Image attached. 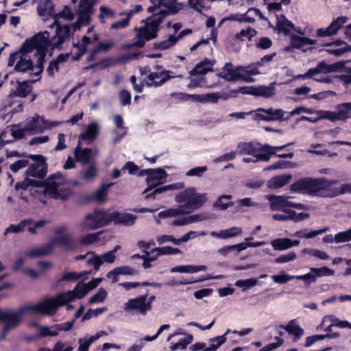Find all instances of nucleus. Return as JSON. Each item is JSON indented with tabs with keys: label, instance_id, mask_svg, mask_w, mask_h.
Listing matches in <instances>:
<instances>
[{
	"label": "nucleus",
	"instance_id": "1",
	"mask_svg": "<svg viewBox=\"0 0 351 351\" xmlns=\"http://www.w3.org/2000/svg\"><path fill=\"white\" fill-rule=\"evenodd\" d=\"M73 298L66 293H60L56 297L44 299L36 304L24 305L15 312L0 311V322L5 324L4 328L11 330L18 327L26 312L53 315L58 306L66 304Z\"/></svg>",
	"mask_w": 351,
	"mask_h": 351
},
{
	"label": "nucleus",
	"instance_id": "2",
	"mask_svg": "<svg viewBox=\"0 0 351 351\" xmlns=\"http://www.w3.org/2000/svg\"><path fill=\"white\" fill-rule=\"evenodd\" d=\"M336 180H328L326 178H302L289 186L292 193L308 195L313 197H332L336 196V191L332 186Z\"/></svg>",
	"mask_w": 351,
	"mask_h": 351
},
{
	"label": "nucleus",
	"instance_id": "3",
	"mask_svg": "<svg viewBox=\"0 0 351 351\" xmlns=\"http://www.w3.org/2000/svg\"><path fill=\"white\" fill-rule=\"evenodd\" d=\"M167 15L168 12L167 10H161L159 12L153 14L152 16L147 18L144 26L136 28L137 31L136 40L126 45L125 48H143L145 46V41L157 38L160 25Z\"/></svg>",
	"mask_w": 351,
	"mask_h": 351
},
{
	"label": "nucleus",
	"instance_id": "4",
	"mask_svg": "<svg viewBox=\"0 0 351 351\" xmlns=\"http://www.w3.org/2000/svg\"><path fill=\"white\" fill-rule=\"evenodd\" d=\"M49 47H50L49 33L47 31L38 32L32 37L27 38L21 47V51L27 54L34 49L36 50L38 55L37 65L39 69L38 72L35 73L36 75H40L43 71V63Z\"/></svg>",
	"mask_w": 351,
	"mask_h": 351
},
{
	"label": "nucleus",
	"instance_id": "5",
	"mask_svg": "<svg viewBox=\"0 0 351 351\" xmlns=\"http://www.w3.org/2000/svg\"><path fill=\"white\" fill-rule=\"evenodd\" d=\"M26 176L23 181L17 182L15 184V189L19 191L20 189L27 190L29 186L45 188L46 192L49 193L53 198L67 199L70 195L68 191H64L61 193L58 189V184L56 182H43L40 180H36Z\"/></svg>",
	"mask_w": 351,
	"mask_h": 351
},
{
	"label": "nucleus",
	"instance_id": "6",
	"mask_svg": "<svg viewBox=\"0 0 351 351\" xmlns=\"http://www.w3.org/2000/svg\"><path fill=\"white\" fill-rule=\"evenodd\" d=\"M175 199L178 203L182 204L179 206L182 210H185V213H189L199 208L206 201L205 194L197 193L193 187L187 188L180 192Z\"/></svg>",
	"mask_w": 351,
	"mask_h": 351
},
{
	"label": "nucleus",
	"instance_id": "7",
	"mask_svg": "<svg viewBox=\"0 0 351 351\" xmlns=\"http://www.w3.org/2000/svg\"><path fill=\"white\" fill-rule=\"evenodd\" d=\"M109 224V214L100 208H95L84 217L81 227L85 230H95Z\"/></svg>",
	"mask_w": 351,
	"mask_h": 351
},
{
	"label": "nucleus",
	"instance_id": "8",
	"mask_svg": "<svg viewBox=\"0 0 351 351\" xmlns=\"http://www.w3.org/2000/svg\"><path fill=\"white\" fill-rule=\"evenodd\" d=\"M290 198V197L285 195H269L268 197V200L270 204L271 210L274 211H285L289 210L287 208L288 207L304 210H308L310 209V206L308 205L291 202L289 200Z\"/></svg>",
	"mask_w": 351,
	"mask_h": 351
},
{
	"label": "nucleus",
	"instance_id": "9",
	"mask_svg": "<svg viewBox=\"0 0 351 351\" xmlns=\"http://www.w3.org/2000/svg\"><path fill=\"white\" fill-rule=\"evenodd\" d=\"M27 158L35 161V162L27 165L28 167L25 172V176L38 179L44 178L47 173L46 158L40 154H29Z\"/></svg>",
	"mask_w": 351,
	"mask_h": 351
},
{
	"label": "nucleus",
	"instance_id": "10",
	"mask_svg": "<svg viewBox=\"0 0 351 351\" xmlns=\"http://www.w3.org/2000/svg\"><path fill=\"white\" fill-rule=\"evenodd\" d=\"M222 69L223 72L218 73L217 75L226 81L233 82L240 79L248 82L253 81L252 77H245V75L238 72L243 69L242 66H237L234 69L231 62H227L225 64Z\"/></svg>",
	"mask_w": 351,
	"mask_h": 351
},
{
	"label": "nucleus",
	"instance_id": "11",
	"mask_svg": "<svg viewBox=\"0 0 351 351\" xmlns=\"http://www.w3.org/2000/svg\"><path fill=\"white\" fill-rule=\"evenodd\" d=\"M148 292L136 298L128 300L124 305V310L127 312L135 311L141 315H145L149 311V304H145Z\"/></svg>",
	"mask_w": 351,
	"mask_h": 351
},
{
	"label": "nucleus",
	"instance_id": "12",
	"mask_svg": "<svg viewBox=\"0 0 351 351\" xmlns=\"http://www.w3.org/2000/svg\"><path fill=\"white\" fill-rule=\"evenodd\" d=\"M56 25L55 36H52L50 41V46L53 49H62V45L71 36V27L68 25L62 26L60 23L53 24Z\"/></svg>",
	"mask_w": 351,
	"mask_h": 351
},
{
	"label": "nucleus",
	"instance_id": "13",
	"mask_svg": "<svg viewBox=\"0 0 351 351\" xmlns=\"http://www.w3.org/2000/svg\"><path fill=\"white\" fill-rule=\"evenodd\" d=\"M348 18L346 16H341L334 19L326 28H319L316 30V35L318 37L332 36L338 32L347 23Z\"/></svg>",
	"mask_w": 351,
	"mask_h": 351
},
{
	"label": "nucleus",
	"instance_id": "14",
	"mask_svg": "<svg viewBox=\"0 0 351 351\" xmlns=\"http://www.w3.org/2000/svg\"><path fill=\"white\" fill-rule=\"evenodd\" d=\"M167 176V172L162 168L149 169V174L146 178V182L148 186L143 193L152 191L160 184V180L166 178Z\"/></svg>",
	"mask_w": 351,
	"mask_h": 351
},
{
	"label": "nucleus",
	"instance_id": "15",
	"mask_svg": "<svg viewBox=\"0 0 351 351\" xmlns=\"http://www.w3.org/2000/svg\"><path fill=\"white\" fill-rule=\"evenodd\" d=\"M237 149L240 154H248L259 158L260 155L264 154L265 149L263 145L260 143H254L252 142H241L237 145Z\"/></svg>",
	"mask_w": 351,
	"mask_h": 351
},
{
	"label": "nucleus",
	"instance_id": "16",
	"mask_svg": "<svg viewBox=\"0 0 351 351\" xmlns=\"http://www.w3.org/2000/svg\"><path fill=\"white\" fill-rule=\"evenodd\" d=\"M293 143H289L281 146H271L268 144L263 145V148L265 149V153L264 154L260 155L259 158L264 160V161H269L271 156L272 155H276V156L282 158H292L294 156L293 152H289L287 154H276V151L277 150H282L285 149V147H288L289 145H293Z\"/></svg>",
	"mask_w": 351,
	"mask_h": 351
},
{
	"label": "nucleus",
	"instance_id": "17",
	"mask_svg": "<svg viewBox=\"0 0 351 351\" xmlns=\"http://www.w3.org/2000/svg\"><path fill=\"white\" fill-rule=\"evenodd\" d=\"M259 112L256 114V119L261 121H280L283 119L285 112L281 109L273 110L272 108L264 109L260 108L257 109Z\"/></svg>",
	"mask_w": 351,
	"mask_h": 351
},
{
	"label": "nucleus",
	"instance_id": "18",
	"mask_svg": "<svg viewBox=\"0 0 351 351\" xmlns=\"http://www.w3.org/2000/svg\"><path fill=\"white\" fill-rule=\"evenodd\" d=\"M169 73L170 71L167 70L151 72L147 75V82H146L147 86L158 87L162 85L171 78V76L169 75Z\"/></svg>",
	"mask_w": 351,
	"mask_h": 351
},
{
	"label": "nucleus",
	"instance_id": "19",
	"mask_svg": "<svg viewBox=\"0 0 351 351\" xmlns=\"http://www.w3.org/2000/svg\"><path fill=\"white\" fill-rule=\"evenodd\" d=\"M136 217L127 213L114 211L109 214V223L113 221L116 225L130 226L134 224Z\"/></svg>",
	"mask_w": 351,
	"mask_h": 351
},
{
	"label": "nucleus",
	"instance_id": "20",
	"mask_svg": "<svg viewBox=\"0 0 351 351\" xmlns=\"http://www.w3.org/2000/svg\"><path fill=\"white\" fill-rule=\"evenodd\" d=\"M215 60H210L205 58L200 62L197 63L196 66L189 71L190 77L197 75H205L209 71H213Z\"/></svg>",
	"mask_w": 351,
	"mask_h": 351
},
{
	"label": "nucleus",
	"instance_id": "21",
	"mask_svg": "<svg viewBox=\"0 0 351 351\" xmlns=\"http://www.w3.org/2000/svg\"><path fill=\"white\" fill-rule=\"evenodd\" d=\"M74 156L77 162H80L82 164H88L93 158L92 150L88 147L81 148V142L78 141L77 145L74 150Z\"/></svg>",
	"mask_w": 351,
	"mask_h": 351
},
{
	"label": "nucleus",
	"instance_id": "22",
	"mask_svg": "<svg viewBox=\"0 0 351 351\" xmlns=\"http://www.w3.org/2000/svg\"><path fill=\"white\" fill-rule=\"evenodd\" d=\"M92 43V39L87 36H83L81 42L73 43V47L77 49V53L72 57L73 61H78L87 52V47Z\"/></svg>",
	"mask_w": 351,
	"mask_h": 351
},
{
	"label": "nucleus",
	"instance_id": "23",
	"mask_svg": "<svg viewBox=\"0 0 351 351\" xmlns=\"http://www.w3.org/2000/svg\"><path fill=\"white\" fill-rule=\"evenodd\" d=\"M183 187H184L183 183H175V184H168V185L162 186H159V187L156 186V188L154 189V190L152 192L149 191V192L145 193V199H155L158 194H160V193L167 191L169 190L182 189Z\"/></svg>",
	"mask_w": 351,
	"mask_h": 351
},
{
	"label": "nucleus",
	"instance_id": "24",
	"mask_svg": "<svg viewBox=\"0 0 351 351\" xmlns=\"http://www.w3.org/2000/svg\"><path fill=\"white\" fill-rule=\"evenodd\" d=\"M50 242L53 243V246L55 245H60L64 247L67 251H71L75 248L73 239L68 234L54 237Z\"/></svg>",
	"mask_w": 351,
	"mask_h": 351
},
{
	"label": "nucleus",
	"instance_id": "25",
	"mask_svg": "<svg viewBox=\"0 0 351 351\" xmlns=\"http://www.w3.org/2000/svg\"><path fill=\"white\" fill-rule=\"evenodd\" d=\"M338 112H335V122L337 121H346L351 118V103H343L338 105Z\"/></svg>",
	"mask_w": 351,
	"mask_h": 351
},
{
	"label": "nucleus",
	"instance_id": "26",
	"mask_svg": "<svg viewBox=\"0 0 351 351\" xmlns=\"http://www.w3.org/2000/svg\"><path fill=\"white\" fill-rule=\"evenodd\" d=\"M112 184V183L102 184L100 189L88 196L87 199L88 201H94L97 203L104 202L106 199L107 191Z\"/></svg>",
	"mask_w": 351,
	"mask_h": 351
},
{
	"label": "nucleus",
	"instance_id": "27",
	"mask_svg": "<svg viewBox=\"0 0 351 351\" xmlns=\"http://www.w3.org/2000/svg\"><path fill=\"white\" fill-rule=\"evenodd\" d=\"M289 335L293 336V341L300 339L304 331L299 325L295 324V320L290 321L287 325L282 326Z\"/></svg>",
	"mask_w": 351,
	"mask_h": 351
},
{
	"label": "nucleus",
	"instance_id": "28",
	"mask_svg": "<svg viewBox=\"0 0 351 351\" xmlns=\"http://www.w3.org/2000/svg\"><path fill=\"white\" fill-rule=\"evenodd\" d=\"M344 67V62H338L331 64H326L324 61H321L317 64L318 73H332L339 71Z\"/></svg>",
	"mask_w": 351,
	"mask_h": 351
},
{
	"label": "nucleus",
	"instance_id": "29",
	"mask_svg": "<svg viewBox=\"0 0 351 351\" xmlns=\"http://www.w3.org/2000/svg\"><path fill=\"white\" fill-rule=\"evenodd\" d=\"M34 63L30 59H27L26 57H23V55L20 56L19 60L16 62L14 66V71L21 73H25L27 71H34Z\"/></svg>",
	"mask_w": 351,
	"mask_h": 351
},
{
	"label": "nucleus",
	"instance_id": "30",
	"mask_svg": "<svg viewBox=\"0 0 351 351\" xmlns=\"http://www.w3.org/2000/svg\"><path fill=\"white\" fill-rule=\"evenodd\" d=\"M99 133V126L97 123L93 122L89 124L84 132L79 136V141H93L96 138Z\"/></svg>",
	"mask_w": 351,
	"mask_h": 351
},
{
	"label": "nucleus",
	"instance_id": "31",
	"mask_svg": "<svg viewBox=\"0 0 351 351\" xmlns=\"http://www.w3.org/2000/svg\"><path fill=\"white\" fill-rule=\"evenodd\" d=\"M106 335H107V333L105 331L101 330L97 332L95 335L91 336L88 339L84 340L82 338L79 339L78 343L80 345L77 348V351H88V349L93 343H94L101 336Z\"/></svg>",
	"mask_w": 351,
	"mask_h": 351
},
{
	"label": "nucleus",
	"instance_id": "32",
	"mask_svg": "<svg viewBox=\"0 0 351 351\" xmlns=\"http://www.w3.org/2000/svg\"><path fill=\"white\" fill-rule=\"evenodd\" d=\"M52 250L53 243H51V242H49L40 247H35L32 249L27 252V256L29 257L46 256L51 254Z\"/></svg>",
	"mask_w": 351,
	"mask_h": 351
},
{
	"label": "nucleus",
	"instance_id": "33",
	"mask_svg": "<svg viewBox=\"0 0 351 351\" xmlns=\"http://www.w3.org/2000/svg\"><path fill=\"white\" fill-rule=\"evenodd\" d=\"M291 179L290 175L275 176L268 181V186L271 189H279L288 184Z\"/></svg>",
	"mask_w": 351,
	"mask_h": 351
},
{
	"label": "nucleus",
	"instance_id": "34",
	"mask_svg": "<svg viewBox=\"0 0 351 351\" xmlns=\"http://www.w3.org/2000/svg\"><path fill=\"white\" fill-rule=\"evenodd\" d=\"M34 223V219L32 218L25 219L21 220L17 224H11L5 230V234L8 233H19L23 232L27 226L32 225Z\"/></svg>",
	"mask_w": 351,
	"mask_h": 351
},
{
	"label": "nucleus",
	"instance_id": "35",
	"mask_svg": "<svg viewBox=\"0 0 351 351\" xmlns=\"http://www.w3.org/2000/svg\"><path fill=\"white\" fill-rule=\"evenodd\" d=\"M241 233L242 230L241 228L232 227L229 229L221 230L218 233L216 232H212L211 235L219 239H228L238 236Z\"/></svg>",
	"mask_w": 351,
	"mask_h": 351
},
{
	"label": "nucleus",
	"instance_id": "36",
	"mask_svg": "<svg viewBox=\"0 0 351 351\" xmlns=\"http://www.w3.org/2000/svg\"><path fill=\"white\" fill-rule=\"evenodd\" d=\"M31 90L32 87L29 84V81L18 82L16 90L12 93V95L15 97H25L31 92Z\"/></svg>",
	"mask_w": 351,
	"mask_h": 351
},
{
	"label": "nucleus",
	"instance_id": "37",
	"mask_svg": "<svg viewBox=\"0 0 351 351\" xmlns=\"http://www.w3.org/2000/svg\"><path fill=\"white\" fill-rule=\"evenodd\" d=\"M230 332L228 329L225 334L221 336H217L209 339L210 346L205 348L204 351H216L221 345L226 341V335Z\"/></svg>",
	"mask_w": 351,
	"mask_h": 351
},
{
	"label": "nucleus",
	"instance_id": "38",
	"mask_svg": "<svg viewBox=\"0 0 351 351\" xmlns=\"http://www.w3.org/2000/svg\"><path fill=\"white\" fill-rule=\"evenodd\" d=\"M195 101L200 103L217 104L219 100L218 93H211L203 95H195Z\"/></svg>",
	"mask_w": 351,
	"mask_h": 351
},
{
	"label": "nucleus",
	"instance_id": "39",
	"mask_svg": "<svg viewBox=\"0 0 351 351\" xmlns=\"http://www.w3.org/2000/svg\"><path fill=\"white\" fill-rule=\"evenodd\" d=\"M178 42V38H176L175 34L170 35L169 38L159 43L154 44L153 48L155 49L166 50L175 45Z\"/></svg>",
	"mask_w": 351,
	"mask_h": 351
},
{
	"label": "nucleus",
	"instance_id": "40",
	"mask_svg": "<svg viewBox=\"0 0 351 351\" xmlns=\"http://www.w3.org/2000/svg\"><path fill=\"white\" fill-rule=\"evenodd\" d=\"M290 41L292 43V46L298 49H302V51L306 52L307 51H311L315 47H309L306 49L304 47L306 46L305 37H301L298 35L293 34L290 38Z\"/></svg>",
	"mask_w": 351,
	"mask_h": 351
},
{
	"label": "nucleus",
	"instance_id": "41",
	"mask_svg": "<svg viewBox=\"0 0 351 351\" xmlns=\"http://www.w3.org/2000/svg\"><path fill=\"white\" fill-rule=\"evenodd\" d=\"M257 34V31L252 27H248L247 29H243L235 34V38L240 41H244L246 39L251 41L252 38Z\"/></svg>",
	"mask_w": 351,
	"mask_h": 351
},
{
	"label": "nucleus",
	"instance_id": "42",
	"mask_svg": "<svg viewBox=\"0 0 351 351\" xmlns=\"http://www.w3.org/2000/svg\"><path fill=\"white\" fill-rule=\"evenodd\" d=\"M25 130L27 132H33L34 133H41L43 131V127L39 123V116L36 115L31 121L26 123Z\"/></svg>",
	"mask_w": 351,
	"mask_h": 351
},
{
	"label": "nucleus",
	"instance_id": "43",
	"mask_svg": "<svg viewBox=\"0 0 351 351\" xmlns=\"http://www.w3.org/2000/svg\"><path fill=\"white\" fill-rule=\"evenodd\" d=\"M193 341V336L191 334H186V336L180 339L178 342L173 343L171 346L172 351H175L178 349L184 350L186 348L187 346L189 345Z\"/></svg>",
	"mask_w": 351,
	"mask_h": 351
},
{
	"label": "nucleus",
	"instance_id": "44",
	"mask_svg": "<svg viewBox=\"0 0 351 351\" xmlns=\"http://www.w3.org/2000/svg\"><path fill=\"white\" fill-rule=\"evenodd\" d=\"M240 247V243L232 245H226L218 249L217 253L223 257H227L230 253H233L237 255L238 253L241 252Z\"/></svg>",
	"mask_w": 351,
	"mask_h": 351
},
{
	"label": "nucleus",
	"instance_id": "45",
	"mask_svg": "<svg viewBox=\"0 0 351 351\" xmlns=\"http://www.w3.org/2000/svg\"><path fill=\"white\" fill-rule=\"evenodd\" d=\"M231 199H232V195H223L219 197V198L215 203V206L221 210H226L230 206H232L234 204V203L230 201Z\"/></svg>",
	"mask_w": 351,
	"mask_h": 351
},
{
	"label": "nucleus",
	"instance_id": "46",
	"mask_svg": "<svg viewBox=\"0 0 351 351\" xmlns=\"http://www.w3.org/2000/svg\"><path fill=\"white\" fill-rule=\"evenodd\" d=\"M327 321H330L331 322H332V325H334V326L341 328H347V326H350V322L348 321L339 320V319L335 318V317L334 315L325 316L322 319L321 326H323L324 324Z\"/></svg>",
	"mask_w": 351,
	"mask_h": 351
},
{
	"label": "nucleus",
	"instance_id": "47",
	"mask_svg": "<svg viewBox=\"0 0 351 351\" xmlns=\"http://www.w3.org/2000/svg\"><path fill=\"white\" fill-rule=\"evenodd\" d=\"M60 18L68 19L69 21H71L74 19V14L68 5H65L61 12L55 14L54 23H60L58 19Z\"/></svg>",
	"mask_w": 351,
	"mask_h": 351
},
{
	"label": "nucleus",
	"instance_id": "48",
	"mask_svg": "<svg viewBox=\"0 0 351 351\" xmlns=\"http://www.w3.org/2000/svg\"><path fill=\"white\" fill-rule=\"evenodd\" d=\"M97 175V169L95 163L90 164L82 173V177L86 181L93 180Z\"/></svg>",
	"mask_w": 351,
	"mask_h": 351
},
{
	"label": "nucleus",
	"instance_id": "49",
	"mask_svg": "<svg viewBox=\"0 0 351 351\" xmlns=\"http://www.w3.org/2000/svg\"><path fill=\"white\" fill-rule=\"evenodd\" d=\"M282 17V20L281 21H278L276 25L280 32H282L285 34H288L289 29H293L295 26L293 23L286 19L285 16Z\"/></svg>",
	"mask_w": 351,
	"mask_h": 351
},
{
	"label": "nucleus",
	"instance_id": "50",
	"mask_svg": "<svg viewBox=\"0 0 351 351\" xmlns=\"http://www.w3.org/2000/svg\"><path fill=\"white\" fill-rule=\"evenodd\" d=\"M271 244L275 250H285L290 248L289 238L274 239Z\"/></svg>",
	"mask_w": 351,
	"mask_h": 351
},
{
	"label": "nucleus",
	"instance_id": "51",
	"mask_svg": "<svg viewBox=\"0 0 351 351\" xmlns=\"http://www.w3.org/2000/svg\"><path fill=\"white\" fill-rule=\"evenodd\" d=\"M328 229V228H324L319 230H311L307 233L305 232V230H300L295 232V236L300 238L311 239L319 234L326 232Z\"/></svg>",
	"mask_w": 351,
	"mask_h": 351
},
{
	"label": "nucleus",
	"instance_id": "52",
	"mask_svg": "<svg viewBox=\"0 0 351 351\" xmlns=\"http://www.w3.org/2000/svg\"><path fill=\"white\" fill-rule=\"evenodd\" d=\"M255 96L270 97L274 95V88L272 86H260L256 87Z\"/></svg>",
	"mask_w": 351,
	"mask_h": 351
},
{
	"label": "nucleus",
	"instance_id": "53",
	"mask_svg": "<svg viewBox=\"0 0 351 351\" xmlns=\"http://www.w3.org/2000/svg\"><path fill=\"white\" fill-rule=\"evenodd\" d=\"M185 213V210H182L180 206L177 208H169L162 211H160L158 213V217L160 218H167L171 217H176L180 215Z\"/></svg>",
	"mask_w": 351,
	"mask_h": 351
},
{
	"label": "nucleus",
	"instance_id": "54",
	"mask_svg": "<svg viewBox=\"0 0 351 351\" xmlns=\"http://www.w3.org/2000/svg\"><path fill=\"white\" fill-rule=\"evenodd\" d=\"M103 232V231H99L95 233L87 234L84 237L81 239V243L83 245H90L93 243L97 242L99 241V235Z\"/></svg>",
	"mask_w": 351,
	"mask_h": 351
},
{
	"label": "nucleus",
	"instance_id": "55",
	"mask_svg": "<svg viewBox=\"0 0 351 351\" xmlns=\"http://www.w3.org/2000/svg\"><path fill=\"white\" fill-rule=\"evenodd\" d=\"M66 343L61 341H58L52 350L49 348H41L38 351H73V348L71 346H67L65 347Z\"/></svg>",
	"mask_w": 351,
	"mask_h": 351
},
{
	"label": "nucleus",
	"instance_id": "56",
	"mask_svg": "<svg viewBox=\"0 0 351 351\" xmlns=\"http://www.w3.org/2000/svg\"><path fill=\"white\" fill-rule=\"evenodd\" d=\"M334 241L337 243H345L351 241V228L336 234L334 237Z\"/></svg>",
	"mask_w": 351,
	"mask_h": 351
},
{
	"label": "nucleus",
	"instance_id": "57",
	"mask_svg": "<svg viewBox=\"0 0 351 351\" xmlns=\"http://www.w3.org/2000/svg\"><path fill=\"white\" fill-rule=\"evenodd\" d=\"M311 271L317 277L330 276L334 274V271L328 267H322L320 268H311Z\"/></svg>",
	"mask_w": 351,
	"mask_h": 351
},
{
	"label": "nucleus",
	"instance_id": "58",
	"mask_svg": "<svg viewBox=\"0 0 351 351\" xmlns=\"http://www.w3.org/2000/svg\"><path fill=\"white\" fill-rule=\"evenodd\" d=\"M258 280L256 278H249L246 280H239L236 281L235 286L237 287H243V291H245L252 287L256 285Z\"/></svg>",
	"mask_w": 351,
	"mask_h": 351
},
{
	"label": "nucleus",
	"instance_id": "59",
	"mask_svg": "<svg viewBox=\"0 0 351 351\" xmlns=\"http://www.w3.org/2000/svg\"><path fill=\"white\" fill-rule=\"evenodd\" d=\"M107 291L104 288H100L98 291L88 300L89 304L102 302L107 297Z\"/></svg>",
	"mask_w": 351,
	"mask_h": 351
},
{
	"label": "nucleus",
	"instance_id": "60",
	"mask_svg": "<svg viewBox=\"0 0 351 351\" xmlns=\"http://www.w3.org/2000/svg\"><path fill=\"white\" fill-rule=\"evenodd\" d=\"M107 310L106 307L97 308L96 309L89 308L88 311L83 315L82 322L90 319L92 317H97L104 313Z\"/></svg>",
	"mask_w": 351,
	"mask_h": 351
},
{
	"label": "nucleus",
	"instance_id": "61",
	"mask_svg": "<svg viewBox=\"0 0 351 351\" xmlns=\"http://www.w3.org/2000/svg\"><path fill=\"white\" fill-rule=\"evenodd\" d=\"M274 282L278 284H285L291 280L294 279V276H289L284 271L280 274L274 275L271 276Z\"/></svg>",
	"mask_w": 351,
	"mask_h": 351
},
{
	"label": "nucleus",
	"instance_id": "62",
	"mask_svg": "<svg viewBox=\"0 0 351 351\" xmlns=\"http://www.w3.org/2000/svg\"><path fill=\"white\" fill-rule=\"evenodd\" d=\"M156 251L158 252V254L159 255H165V254H181L182 252L180 249L172 247L171 246H165L161 247H156L155 249Z\"/></svg>",
	"mask_w": 351,
	"mask_h": 351
},
{
	"label": "nucleus",
	"instance_id": "63",
	"mask_svg": "<svg viewBox=\"0 0 351 351\" xmlns=\"http://www.w3.org/2000/svg\"><path fill=\"white\" fill-rule=\"evenodd\" d=\"M296 258V254L294 252H289L286 254H282L275 258L274 263L278 264L285 263L294 261Z\"/></svg>",
	"mask_w": 351,
	"mask_h": 351
},
{
	"label": "nucleus",
	"instance_id": "64",
	"mask_svg": "<svg viewBox=\"0 0 351 351\" xmlns=\"http://www.w3.org/2000/svg\"><path fill=\"white\" fill-rule=\"evenodd\" d=\"M316 114L318 115L319 121L322 119H327L331 122H335V112L330 110H317Z\"/></svg>",
	"mask_w": 351,
	"mask_h": 351
}]
</instances>
